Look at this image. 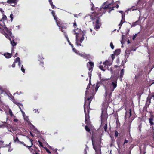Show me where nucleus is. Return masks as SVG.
Returning <instances> with one entry per match:
<instances>
[{
	"mask_svg": "<svg viewBox=\"0 0 154 154\" xmlns=\"http://www.w3.org/2000/svg\"><path fill=\"white\" fill-rule=\"evenodd\" d=\"M8 126H9V127H10L11 128V129H12L13 130V131H15V130H14L13 128V127L12 126H11V125H8ZM7 127H8V126H7Z\"/></svg>",
	"mask_w": 154,
	"mask_h": 154,
	"instance_id": "3c124183",
	"label": "nucleus"
},
{
	"mask_svg": "<svg viewBox=\"0 0 154 154\" xmlns=\"http://www.w3.org/2000/svg\"><path fill=\"white\" fill-rule=\"evenodd\" d=\"M52 15L53 16L54 19H56L57 18V16L55 15V13L54 11H53L51 12Z\"/></svg>",
	"mask_w": 154,
	"mask_h": 154,
	"instance_id": "a878e982",
	"label": "nucleus"
},
{
	"mask_svg": "<svg viewBox=\"0 0 154 154\" xmlns=\"http://www.w3.org/2000/svg\"><path fill=\"white\" fill-rule=\"evenodd\" d=\"M49 3H50V5L51 6V7L52 9H54V8H55V6L54 5H53L52 2H49Z\"/></svg>",
	"mask_w": 154,
	"mask_h": 154,
	"instance_id": "473e14b6",
	"label": "nucleus"
},
{
	"mask_svg": "<svg viewBox=\"0 0 154 154\" xmlns=\"http://www.w3.org/2000/svg\"><path fill=\"white\" fill-rule=\"evenodd\" d=\"M86 33V31L85 30H83L82 31V36L84 37Z\"/></svg>",
	"mask_w": 154,
	"mask_h": 154,
	"instance_id": "de8ad7c7",
	"label": "nucleus"
},
{
	"mask_svg": "<svg viewBox=\"0 0 154 154\" xmlns=\"http://www.w3.org/2000/svg\"><path fill=\"white\" fill-rule=\"evenodd\" d=\"M20 62V58L19 57H17V58H16V59L15 60L14 62L15 63H16L17 62Z\"/></svg>",
	"mask_w": 154,
	"mask_h": 154,
	"instance_id": "c756f323",
	"label": "nucleus"
},
{
	"mask_svg": "<svg viewBox=\"0 0 154 154\" xmlns=\"http://www.w3.org/2000/svg\"><path fill=\"white\" fill-rule=\"evenodd\" d=\"M84 153L85 154H87V151H86V149H85L84 150Z\"/></svg>",
	"mask_w": 154,
	"mask_h": 154,
	"instance_id": "0e129e2a",
	"label": "nucleus"
},
{
	"mask_svg": "<svg viewBox=\"0 0 154 154\" xmlns=\"http://www.w3.org/2000/svg\"><path fill=\"white\" fill-rule=\"evenodd\" d=\"M30 142L31 143V145L30 146H32L33 145L32 142L33 141V140L32 139H30Z\"/></svg>",
	"mask_w": 154,
	"mask_h": 154,
	"instance_id": "5fc2aeb1",
	"label": "nucleus"
},
{
	"mask_svg": "<svg viewBox=\"0 0 154 154\" xmlns=\"http://www.w3.org/2000/svg\"><path fill=\"white\" fill-rule=\"evenodd\" d=\"M0 11L2 13V14H4V11H3V10L2 8H0Z\"/></svg>",
	"mask_w": 154,
	"mask_h": 154,
	"instance_id": "603ef678",
	"label": "nucleus"
},
{
	"mask_svg": "<svg viewBox=\"0 0 154 154\" xmlns=\"http://www.w3.org/2000/svg\"><path fill=\"white\" fill-rule=\"evenodd\" d=\"M64 35L65 37V38H66L69 44L70 45V44H71V43L70 41L69 40L68 38V36L66 34V33L65 32L64 33Z\"/></svg>",
	"mask_w": 154,
	"mask_h": 154,
	"instance_id": "5701e85b",
	"label": "nucleus"
},
{
	"mask_svg": "<svg viewBox=\"0 0 154 154\" xmlns=\"http://www.w3.org/2000/svg\"><path fill=\"white\" fill-rule=\"evenodd\" d=\"M12 150V148L11 146L9 147V149L8 150L9 152H11Z\"/></svg>",
	"mask_w": 154,
	"mask_h": 154,
	"instance_id": "8fccbe9b",
	"label": "nucleus"
},
{
	"mask_svg": "<svg viewBox=\"0 0 154 154\" xmlns=\"http://www.w3.org/2000/svg\"><path fill=\"white\" fill-rule=\"evenodd\" d=\"M34 111H35V113L38 112V113H39V112H38V109H34Z\"/></svg>",
	"mask_w": 154,
	"mask_h": 154,
	"instance_id": "052dcab7",
	"label": "nucleus"
},
{
	"mask_svg": "<svg viewBox=\"0 0 154 154\" xmlns=\"http://www.w3.org/2000/svg\"><path fill=\"white\" fill-rule=\"evenodd\" d=\"M43 59V58L41 56L39 55L38 56V60L40 61V65L43 66V61L42 60V59Z\"/></svg>",
	"mask_w": 154,
	"mask_h": 154,
	"instance_id": "6ab92c4d",
	"label": "nucleus"
},
{
	"mask_svg": "<svg viewBox=\"0 0 154 154\" xmlns=\"http://www.w3.org/2000/svg\"><path fill=\"white\" fill-rule=\"evenodd\" d=\"M24 119L27 122L28 124L30 125L31 126L35 128L34 126L30 122L29 119L27 116L24 117Z\"/></svg>",
	"mask_w": 154,
	"mask_h": 154,
	"instance_id": "2eb2a0df",
	"label": "nucleus"
},
{
	"mask_svg": "<svg viewBox=\"0 0 154 154\" xmlns=\"http://www.w3.org/2000/svg\"><path fill=\"white\" fill-rule=\"evenodd\" d=\"M10 17L11 18V21H13V15L12 14H10Z\"/></svg>",
	"mask_w": 154,
	"mask_h": 154,
	"instance_id": "79ce46f5",
	"label": "nucleus"
},
{
	"mask_svg": "<svg viewBox=\"0 0 154 154\" xmlns=\"http://www.w3.org/2000/svg\"><path fill=\"white\" fill-rule=\"evenodd\" d=\"M15 63L14 62L13 64H12V66L13 67H15Z\"/></svg>",
	"mask_w": 154,
	"mask_h": 154,
	"instance_id": "6e6d98bb",
	"label": "nucleus"
},
{
	"mask_svg": "<svg viewBox=\"0 0 154 154\" xmlns=\"http://www.w3.org/2000/svg\"><path fill=\"white\" fill-rule=\"evenodd\" d=\"M87 66L89 70H92L94 66V63L92 62H89L87 64Z\"/></svg>",
	"mask_w": 154,
	"mask_h": 154,
	"instance_id": "f8f14e48",
	"label": "nucleus"
},
{
	"mask_svg": "<svg viewBox=\"0 0 154 154\" xmlns=\"http://www.w3.org/2000/svg\"><path fill=\"white\" fill-rule=\"evenodd\" d=\"M85 128L86 130L87 131H88V132H89L90 131V130L89 128H88L87 126H85Z\"/></svg>",
	"mask_w": 154,
	"mask_h": 154,
	"instance_id": "2f4dec72",
	"label": "nucleus"
},
{
	"mask_svg": "<svg viewBox=\"0 0 154 154\" xmlns=\"http://www.w3.org/2000/svg\"><path fill=\"white\" fill-rule=\"evenodd\" d=\"M9 113L11 117L13 116L14 117H15V116L13 114L12 112L10 109H9Z\"/></svg>",
	"mask_w": 154,
	"mask_h": 154,
	"instance_id": "bb28decb",
	"label": "nucleus"
},
{
	"mask_svg": "<svg viewBox=\"0 0 154 154\" xmlns=\"http://www.w3.org/2000/svg\"><path fill=\"white\" fill-rule=\"evenodd\" d=\"M126 55L125 56V58H128L130 54V51L128 50H126L125 51Z\"/></svg>",
	"mask_w": 154,
	"mask_h": 154,
	"instance_id": "b1692460",
	"label": "nucleus"
},
{
	"mask_svg": "<svg viewBox=\"0 0 154 154\" xmlns=\"http://www.w3.org/2000/svg\"><path fill=\"white\" fill-rule=\"evenodd\" d=\"M44 148L45 149V150H46V152H47L48 153V154L51 153V152H50V150L48 149L47 148H46L45 147H44Z\"/></svg>",
	"mask_w": 154,
	"mask_h": 154,
	"instance_id": "f704fd0d",
	"label": "nucleus"
},
{
	"mask_svg": "<svg viewBox=\"0 0 154 154\" xmlns=\"http://www.w3.org/2000/svg\"><path fill=\"white\" fill-rule=\"evenodd\" d=\"M4 55L5 58L8 59L11 58L12 56L11 54L10 53H5L4 54Z\"/></svg>",
	"mask_w": 154,
	"mask_h": 154,
	"instance_id": "f3484780",
	"label": "nucleus"
},
{
	"mask_svg": "<svg viewBox=\"0 0 154 154\" xmlns=\"http://www.w3.org/2000/svg\"><path fill=\"white\" fill-rule=\"evenodd\" d=\"M137 34H135V35H134L133 37L132 38V39L133 40H134L135 39V38H136V37H137Z\"/></svg>",
	"mask_w": 154,
	"mask_h": 154,
	"instance_id": "37998d69",
	"label": "nucleus"
},
{
	"mask_svg": "<svg viewBox=\"0 0 154 154\" xmlns=\"http://www.w3.org/2000/svg\"><path fill=\"white\" fill-rule=\"evenodd\" d=\"M124 74V69H122L120 72V76L121 77H123V75Z\"/></svg>",
	"mask_w": 154,
	"mask_h": 154,
	"instance_id": "393cba45",
	"label": "nucleus"
},
{
	"mask_svg": "<svg viewBox=\"0 0 154 154\" xmlns=\"http://www.w3.org/2000/svg\"><path fill=\"white\" fill-rule=\"evenodd\" d=\"M128 142V141L126 140H125L124 143H123V145H124L125 144V143H127Z\"/></svg>",
	"mask_w": 154,
	"mask_h": 154,
	"instance_id": "13d9d810",
	"label": "nucleus"
},
{
	"mask_svg": "<svg viewBox=\"0 0 154 154\" xmlns=\"http://www.w3.org/2000/svg\"><path fill=\"white\" fill-rule=\"evenodd\" d=\"M115 54H112V55L111 57L112 60H113L115 58Z\"/></svg>",
	"mask_w": 154,
	"mask_h": 154,
	"instance_id": "09e8293b",
	"label": "nucleus"
},
{
	"mask_svg": "<svg viewBox=\"0 0 154 154\" xmlns=\"http://www.w3.org/2000/svg\"><path fill=\"white\" fill-rule=\"evenodd\" d=\"M138 21H136L135 22H134L132 23V25H131V27H134L136 25H137L138 24Z\"/></svg>",
	"mask_w": 154,
	"mask_h": 154,
	"instance_id": "c85d7f7f",
	"label": "nucleus"
},
{
	"mask_svg": "<svg viewBox=\"0 0 154 154\" xmlns=\"http://www.w3.org/2000/svg\"><path fill=\"white\" fill-rule=\"evenodd\" d=\"M136 48H133L131 50V51H136Z\"/></svg>",
	"mask_w": 154,
	"mask_h": 154,
	"instance_id": "774afa93",
	"label": "nucleus"
},
{
	"mask_svg": "<svg viewBox=\"0 0 154 154\" xmlns=\"http://www.w3.org/2000/svg\"><path fill=\"white\" fill-rule=\"evenodd\" d=\"M38 142L39 143V146L41 147H43V145L42 143L39 140H38Z\"/></svg>",
	"mask_w": 154,
	"mask_h": 154,
	"instance_id": "c03bdc74",
	"label": "nucleus"
},
{
	"mask_svg": "<svg viewBox=\"0 0 154 154\" xmlns=\"http://www.w3.org/2000/svg\"><path fill=\"white\" fill-rule=\"evenodd\" d=\"M55 20L57 26L59 27V29L63 33L65 32L66 31V28L62 26V23L60 22V20H58L57 18L56 19H55Z\"/></svg>",
	"mask_w": 154,
	"mask_h": 154,
	"instance_id": "6e6552de",
	"label": "nucleus"
},
{
	"mask_svg": "<svg viewBox=\"0 0 154 154\" xmlns=\"http://www.w3.org/2000/svg\"><path fill=\"white\" fill-rule=\"evenodd\" d=\"M30 134L31 136L32 137H34V135L32 134V133L31 132H30Z\"/></svg>",
	"mask_w": 154,
	"mask_h": 154,
	"instance_id": "338daca9",
	"label": "nucleus"
},
{
	"mask_svg": "<svg viewBox=\"0 0 154 154\" xmlns=\"http://www.w3.org/2000/svg\"><path fill=\"white\" fill-rule=\"evenodd\" d=\"M11 35H9V34L7 32L6 33V32H4V35L5 36V37L6 38L8 39L10 41V42L11 45L13 46H15L16 45V43L14 41V40H11L10 36H11Z\"/></svg>",
	"mask_w": 154,
	"mask_h": 154,
	"instance_id": "1a4fd4ad",
	"label": "nucleus"
},
{
	"mask_svg": "<svg viewBox=\"0 0 154 154\" xmlns=\"http://www.w3.org/2000/svg\"><path fill=\"white\" fill-rule=\"evenodd\" d=\"M77 26V24H76V22L75 23H74V27H75V28Z\"/></svg>",
	"mask_w": 154,
	"mask_h": 154,
	"instance_id": "bf43d9fd",
	"label": "nucleus"
},
{
	"mask_svg": "<svg viewBox=\"0 0 154 154\" xmlns=\"http://www.w3.org/2000/svg\"><path fill=\"white\" fill-rule=\"evenodd\" d=\"M21 70L22 71V72L23 73H25V70L23 68V65H21Z\"/></svg>",
	"mask_w": 154,
	"mask_h": 154,
	"instance_id": "58836bf2",
	"label": "nucleus"
},
{
	"mask_svg": "<svg viewBox=\"0 0 154 154\" xmlns=\"http://www.w3.org/2000/svg\"><path fill=\"white\" fill-rule=\"evenodd\" d=\"M70 45L71 46V47H72V50L74 52H77V50L76 49H75L73 47V45L72 44H71Z\"/></svg>",
	"mask_w": 154,
	"mask_h": 154,
	"instance_id": "7c9ffc66",
	"label": "nucleus"
},
{
	"mask_svg": "<svg viewBox=\"0 0 154 154\" xmlns=\"http://www.w3.org/2000/svg\"><path fill=\"white\" fill-rule=\"evenodd\" d=\"M110 5H106L105 4L102 7L96 8L95 11L92 13L90 16V18L92 20L93 25L95 29H98L100 28L101 25L99 21L100 17L103 14L105 13V12H103V10L110 8Z\"/></svg>",
	"mask_w": 154,
	"mask_h": 154,
	"instance_id": "f03ea898",
	"label": "nucleus"
},
{
	"mask_svg": "<svg viewBox=\"0 0 154 154\" xmlns=\"http://www.w3.org/2000/svg\"><path fill=\"white\" fill-rule=\"evenodd\" d=\"M90 104V103H86L85 102L84 105V109L85 115V122L87 125H89L90 124L89 116Z\"/></svg>",
	"mask_w": 154,
	"mask_h": 154,
	"instance_id": "39448f33",
	"label": "nucleus"
},
{
	"mask_svg": "<svg viewBox=\"0 0 154 154\" xmlns=\"http://www.w3.org/2000/svg\"><path fill=\"white\" fill-rule=\"evenodd\" d=\"M92 145L93 146V148L94 149L95 152V154H101V150L100 148L98 150H97L95 148V146H94L93 142V140L92 139Z\"/></svg>",
	"mask_w": 154,
	"mask_h": 154,
	"instance_id": "ddd939ff",
	"label": "nucleus"
},
{
	"mask_svg": "<svg viewBox=\"0 0 154 154\" xmlns=\"http://www.w3.org/2000/svg\"><path fill=\"white\" fill-rule=\"evenodd\" d=\"M99 68L101 69V70H102V71H105V69H103V66H102V65H100L99 66Z\"/></svg>",
	"mask_w": 154,
	"mask_h": 154,
	"instance_id": "4c0bfd02",
	"label": "nucleus"
},
{
	"mask_svg": "<svg viewBox=\"0 0 154 154\" xmlns=\"http://www.w3.org/2000/svg\"><path fill=\"white\" fill-rule=\"evenodd\" d=\"M115 136H116V137L118 136V134H119V133L117 131H116L115 132Z\"/></svg>",
	"mask_w": 154,
	"mask_h": 154,
	"instance_id": "864d4df0",
	"label": "nucleus"
},
{
	"mask_svg": "<svg viewBox=\"0 0 154 154\" xmlns=\"http://www.w3.org/2000/svg\"><path fill=\"white\" fill-rule=\"evenodd\" d=\"M119 3V1H117L116 2V8H118L119 7V5H118V3Z\"/></svg>",
	"mask_w": 154,
	"mask_h": 154,
	"instance_id": "49530a36",
	"label": "nucleus"
},
{
	"mask_svg": "<svg viewBox=\"0 0 154 154\" xmlns=\"http://www.w3.org/2000/svg\"><path fill=\"white\" fill-rule=\"evenodd\" d=\"M78 55H79L81 57H83L84 58L87 59L88 60L89 59L90 57V55H89L86 54L85 53H80L79 52V51L77 50V52H75Z\"/></svg>",
	"mask_w": 154,
	"mask_h": 154,
	"instance_id": "9d476101",
	"label": "nucleus"
},
{
	"mask_svg": "<svg viewBox=\"0 0 154 154\" xmlns=\"http://www.w3.org/2000/svg\"><path fill=\"white\" fill-rule=\"evenodd\" d=\"M21 112L23 116L24 117V116L25 115L24 112L22 110H21Z\"/></svg>",
	"mask_w": 154,
	"mask_h": 154,
	"instance_id": "4d7b16f0",
	"label": "nucleus"
},
{
	"mask_svg": "<svg viewBox=\"0 0 154 154\" xmlns=\"http://www.w3.org/2000/svg\"><path fill=\"white\" fill-rule=\"evenodd\" d=\"M3 14V17L1 19H0V25L3 27L5 31L9 34V35H10L12 34V33L11 31V29H8L6 25L4 23V21L6 20L7 17L6 16L4 15V14Z\"/></svg>",
	"mask_w": 154,
	"mask_h": 154,
	"instance_id": "0eeeda50",
	"label": "nucleus"
},
{
	"mask_svg": "<svg viewBox=\"0 0 154 154\" xmlns=\"http://www.w3.org/2000/svg\"><path fill=\"white\" fill-rule=\"evenodd\" d=\"M103 65H104V67L106 66H110L111 64V63L110 61L108 60H106L103 63Z\"/></svg>",
	"mask_w": 154,
	"mask_h": 154,
	"instance_id": "aec40b11",
	"label": "nucleus"
},
{
	"mask_svg": "<svg viewBox=\"0 0 154 154\" xmlns=\"http://www.w3.org/2000/svg\"><path fill=\"white\" fill-rule=\"evenodd\" d=\"M153 116H151L149 119V122L150 125H154V123L153 122Z\"/></svg>",
	"mask_w": 154,
	"mask_h": 154,
	"instance_id": "a211bd4d",
	"label": "nucleus"
},
{
	"mask_svg": "<svg viewBox=\"0 0 154 154\" xmlns=\"http://www.w3.org/2000/svg\"><path fill=\"white\" fill-rule=\"evenodd\" d=\"M26 147L28 148V149L32 154H34V152H33V149L31 148V146H27Z\"/></svg>",
	"mask_w": 154,
	"mask_h": 154,
	"instance_id": "cd10ccee",
	"label": "nucleus"
},
{
	"mask_svg": "<svg viewBox=\"0 0 154 154\" xmlns=\"http://www.w3.org/2000/svg\"><path fill=\"white\" fill-rule=\"evenodd\" d=\"M110 46L112 49H113L114 48V47L113 45V44L112 42H111L110 43Z\"/></svg>",
	"mask_w": 154,
	"mask_h": 154,
	"instance_id": "ea45409f",
	"label": "nucleus"
},
{
	"mask_svg": "<svg viewBox=\"0 0 154 154\" xmlns=\"http://www.w3.org/2000/svg\"><path fill=\"white\" fill-rule=\"evenodd\" d=\"M81 30L80 29H79L78 28H77L76 29H74L72 31V33H73L74 34H75L76 35V44L77 46H81L82 45L81 43L79 44V41L78 39V35L79 34V32H80ZM84 39V37L82 36V38H81L79 42L80 43H82Z\"/></svg>",
	"mask_w": 154,
	"mask_h": 154,
	"instance_id": "423d86ee",
	"label": "nucleus"
},
{
	"mask_svg": "<svg viewBox=\"0 0 154 154\" xmlns=\"http://www.w3.org/2000/svg\"><path fill=\"white\" fill-rule=\"evenodd\" d=\"M90 5L91 7V9L93 11L94 10L93 8L94 7V4H93V3L92 2H91Z\"/></svg>",
	"mask_w": 154,
	"mask_h": 154,
	"instance_id": "72a5a7b5",
	"label": "nucleus"
},
{
	"mask_svg": "<svg viewBox=\"0 0 154 154\" xmlns=\"http://www.w3.org/2000/svg\"><path fill=\"white\" fill-rule=\"evenodd\" d=\"M91 84V81L89 80V83L87 85L86 88V90L85 91V103L86 102V103H90L93 97L91 95H93L94 94V91L93 90V89L94 87V85H93L91 88H92V91H91L90 93H89V91L88 90L90 88V85ZM96 92H95L94 94Z\"/></svg>",
	"mask_w": 154,
	"mask_h": 154,
	"instance_id": "7ed1b4c3",
	"label": "nucleus"
},
{
	"mask_svg": "<svg viewBox=\"0 0 154 154\" xmlns=\"http://www.w3.org/2000/svg\"><path fill=\"white\" fill-rule=\"evenodd\" d=\"M2 93H3V91L1 89V88H0V93L2 94Z\"/></svg>",
	"mask_w": 154,
	"mask_h": 154,
	"instance_id": "69168bd1",
	"label": "nucleus"
},
{
	"mask_svg": "<svg viewBox=\"0 0 154 154\" xmlns=\"http://www.w3.org/2000/svg\"><path fill=\"white\" fill-rule=\"evenodd\" d=\"M131 10L132 11H133L135 10H136L137 9V8L135 7V6H132L131 8Z\"/></svg>",
	"mask_w": 154,
	"mask_h": 154,
	"instance_id": "c9c22d12",
	"label": "nucleus"
},
{
	"mask_svg": "<svg viewBox=\"0 0 154 154\" xmlns=\"http://www.w3.org/2000/svg\"><path fill=\"white\" fill-rule=\"evenodd\" d=\"M18 1V0H8L7 2L9 4H17Z\"/></svg>",
	"mask_w": 154,
	"mask_h": 154,
	"instance_id": "dca6fc26",
	"label": "nucleus"
},
{
	"mask_svg": "<svg viewBox=\"0 0 154 154\" xmlns=\"http://www.w3.org/2000/svg\"><path fill=\"white\" fill-rule=\"evenodd\" d=\"M8 96L10 98V99L12 100V101H13V100H15L14 99V97L13 96H12L11 95V94L10 96H9L8 95Z\"/></svg>",
	"mask_w": 154,
	"mask_h": 154,
	"instance_id": "a19ab883",
	"label": "nucleus"
},
{
	"mask_svg": "<svg viewBox=\"0 0 154 154\" xmlns=\"http://www.w3.org/2000/svg\"><path fill=\"white\" fill-rule=\"evenodd\" d=\"M91 70V71L90 72H89L88 73L89 77L90 78L89 80H91V72H92V70Z\"/></svg>",
	"mask_w": 154,
	"mask_h": 154,
	"instance_id": "e433bc0d",
	"label": "nucleus"
},
{
	"mask_svg": "<svg viewBox=\"0 0 154 154\" xmlns=\"http://www.w3.org/2000/svg\"><path fill=\"white\" fill-rule=\"evenodd\" d=\"M104 106L103 108H102V114L101 116V125L103 126H103V128L105 131H106L107 128V123H105L107 119V115L106 114L107 108L108 106H106L104 105H103Z\"/></svg>",
	"mask_w": 154,
	"mask_h": 154,
	"instance_id": "20e7f679",
	"label": "nucleus"
},
{
	"mask_svg": "<svg viewBox=\"0 0 154 154\" xmlns=\"http://www.w3.org/2000/svg\"><path fill=\"white\" fill-rule=\"evenodd\" d=\"M109 79H101L100 82L97 83L95 88V92H96L100 85H99V84H102L104 86L105 90V100L103 103V105H104L106 106H108L109 102L111 100L112 93L117 86V78L116 77L112 79V82L110 85L106 86L105 85L109 83Z\"/></svg>",
	"mask_w": 154,
	"mask_h": 154,
	"instance_id": "f257e3e1",
	"label": "nucleus"
},
{
	"mask_svg": "<svg viewBox=\"0 0 154 154\" xmlns=\"http://www.w3.org/2000/svg\"><path fill=\"white\" fill-rule=\"evenodd\" d=\"M21 64V63L20 62H18V66L20 67Z\"/></svg>",
	"mask_w": 154,
	"mask_h": 154,
	"instance_id": "e2e57ef3",
	"label": "nucleus"
},
{
	"mask_svg": "<svg viewBox=\"0 0 154 154\" xmlns=\"http://www.w3.org/2000/svg\"><path fill=\"white\" fill-rule=\"evenodd\" d=\"M13 102L14 103L16 104L19 107V109H20V111L21 110H22L20 107V106H23V105L20 103L16 101L15 100H13Z\"/></svg>",
	"mask_w": 154,
	"mask_h": 154,
	"instance_id": "4468645a",
	"label": "nucleus"
},
{
	"mask_svg": "<svg viewBox=\"0 0 154 154\" xmlns=\"http://www.w3.org/2000/svg\"><path fill=\"white\" fill-rule=\"evenodd\" d=\"M14 121L15 122H17L18 121V120L17 119H14Z\"/></svg>",
	"mask_w": 154,
	"mask_h": 154,
	"instance_id": "680f3d73",
	"label": "nucleus"
},
{
	"mask_svg": "<svg viewBox=\"0 0 154 154\" xmlns=\"http://www.w3.org/2000/svg\"><path fill=\"white\" fill-rule=\"evenodd\" d=\"M0 32L4 35V32H5L0 27Z\"/></svg>",
	"mask_w": 154,
	"mask_h": 154,
	"instance_id": "a18cd8bd",
	"label": "nucleus"
},
{
	"mask_svg": "<svg viewBox=\"0 0 154 154\" xmlns=\"http://www.w3.org/2000/svg\"><path fill=\"white\" fill-rule=\"evenodd\" d=\"M119 12L122 14V20L121 21L120 23L119 24V25L120 26V27L119 28V29H120L121 28V26L122 25L123 23L125 22V14L124 13H123V12L122 11H119Z\"/></svg>",
	"mask_w": 154,
	"mask_h": 154,
	"instance_id": "9b49d317",
	"label": "nucleus"
},
{
	"mask_svg": "<svg viewBox=\"0 0 154 154\" xmlns=\"http://www.w3.org/2000/svg\"><path fill=\"white\" fill-rule=\"evenodd\" d=\"M121 50L120 49L116 50L114 52V54L117 56L120 53Z\"/></svg>",
	"mask_w": 154,
	"mask_h": 154,
	"instance_id": "4be33fe9",
	"label": "nucleus"
},
{
	"mask_svg": "<svg viewBox=\"0 0 154 154\" xmlns=\"http://www.w3.org/2000/svg\"><path fill=\"white\" fill-rule=\"evenodd\" d=\"M14 142H17V143H23L22 142H21L19 141L18 137H15L14 136Z\"/></svg>",
	"mask_w": 154,
	"mask_h": 154,
	"instance_id": "412c9836",
	"label": "nucleus"
}]
</instances>
